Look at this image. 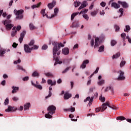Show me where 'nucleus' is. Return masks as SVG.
Masks as SVG:
<instances>
[{"label": "nucleus", "mask_w": 131, "mask_h": 131, "mask_svg": "<svg viewBox=\"0 0 131 131\" xmlns=\"http://www.w3.org/2000/svg\"><path fill=\"white\" fill-rule=\"evenodd\" d=\"M31 84L33 85V86H35L36 89H38V90H42V86L41 85L39 84H35L34 83H33V81H31Z\"/></svg>", "instance_id": "nucleus-17"}, {"label": "nucleus", "mask_w": 131, "mask_h": 131, "mask_svg": "<svg viewBox=\"0 0 131 131\" xmlns=\"http://www.w3.org/2000/svg\"><path fill=\"white\" fill-rule=\"evenodd\" d=\"M119 57H120V53L118 52L115 55H113V59H117Z\"/></svg>", "instance_id": "nucleus-35"}, {"label": "nucleus", "mask_w": 131, "mask_h": 131, "mask_svg": "<svg viewBox=\"0 0 131 131\" xmlns=\"http://www.w3.org/2000/svg\"><path fill=\"white\" fill-rule=\"evenodd\" d=\"M116 43H117V42L115 40H112L111 42V45L112 46V47H114V46H115Z\"/></svg>", "instance_id": "nucleus-41"}, {"label": "nucleus", "mask_w": 131, "mask_h": 131, "mask_svg": "<svg viewBox=\"0 0 131 131\" xmlns=\"http://www.w3.org/2000/svg\"><path fill=\"white\" fill-rule=\"evenodd\" d=\"M28 79H29V77L26 76V77H25L24 78H23V80L24 81H27V80H28Z\"/></svg>", "instance_id": "nucleus-57"}, {"label": "nucleus", "mask_w": 131, "mask_h": 131, "mask_svg": "<svg viewBox=\"0 0 131 131\" xmlns=\"http://www.w3.org/2000/svg\"><path fill=\"white\" fill-rule=\"evenodd\" d=\"M99 12L98 10H96L94 11H92L91 13V16H96L97 14H98V12Z\"/></svg>", "instance_id": "nucleus-36"}, {"label": "nucleus", "mask_w": 131, "mask_h": 131, "mask_svg": "<svg viewBox=\"0 0 131 131\" xmlns=\"http://www.w3.org/2000/svg\"><path fill=\"white\" fill-rule=\"evenodd\" d=\"M83 17L84 18V19L87 20V21L89 19V15H88V14H83Z\"/></svg>", "instance_id": "nucleus-54"}, {"label": "nucleus", "mask_w": 131, "mask_h": 131, "mask_svg": "<svg viewBox=\"0 0 131 131\" xmlns=\"http://www.w3.org/2000/svg\"><path fill=\"white\" fill-rule=\"evenodd\" d=\"M47 83L48 84L51 85V86H53V85H56V83H57V82H56V81H54L53 82V80L51 79H48L47 81Z\"/></svg>", "instance_id": "nucleus-18"}, {"label": "nucleus", "mask_w": 131, "mask_h": 131, "mask_svg": "<svg viewBox=\"0 0 131 131\" xmlns=\"http://www.w3.org/2000/svg\"><path fill=\"white\" fill-rule=\"evenodd\" d=\"M120 13H121V15L119 17H121L122 15H123V8H120L119 10Z\"/></svg>", "instance_id": "nucleus-51"}, {"label": "nucleus", "mask_w": 131, "mask_h": 131, "mask_svg": "<svg viewBox=\"0 0 131 131\" xmlns=\"http://www.w3.org/2000/svg\"><path fill=\"white\" fill-rule=\"evenodd\" d=\"M52 90L53 88H52V87H49V95L45 97V99H49V98H51V97H52V92L51 91H52Z\"/></svg>", "instance_id": "nucleus-24"}, {"label": "nucleus", "mask_w": 131, "mask_h": 131, "mask_svg": "<svg viewBox=\"0 0 131 131\" xmlns=\"http://www.w3.org/2000/svg\"><path fill=\"white\" fill-rule=\"evenodd\" d=\"M77 15H78V12H76L72 14L71 15V20H73L74 19L75 16H77Z\"/></svg>", "instance_id": "nucleus-43"}, {"label": "nucleus", "mask_w": 131, "mask_h": 131, "mask_svg": "<svg viewBox=\"0 0 131 131\" xmlns=\"http://www.w3.org/2000/svg\"><path fill=\"white\" fill-rule=\"evenodd\" d=\"M56 106L52 105L48 107L47 110L48 111V113L45 114L46 118L51 119L53 118V114H55V112L56 111Z\"/></svg>", "instance_id": "nucleus-2"}, {"label": "nucleus", "mask_w": 131, "mask_h": 131, "mask_svg": "<svg viewBox=\"0 0 131 131\" xmlns=\"http://www.w3.org/2000/svg\"><path fill=\"white\" fill-rule=\"evenodd\" d=\"M119 73H120V75L119 77L117 78L118 80H124L125 79V77H124V72L119 71Z\"/></svg>", "instance_id": "nucleus-6"}, {"label": "nucleus", "mask_w": 131, "mask_h": 131, "mask_svg": "<svg viewBox=\"0 0 131 131\" xmlns=\"http://www.w3.org/2000/svg\"><path fill=\"white\" fill-rule=\"evenodd\" d=\"M87 4L88 3H86V1L83 2V3L79 7L78 10H81L82 9H83V8H85V7H86Z\"/></svg>", "instance_id": "nucleus-21"}, {"label": "nucleus", "mask_w": 131, "mask_h": 131, "mask_svg": "<svg viewBox=\"0 0 131 131\" xmlns=\"http://www.w3.org/2000/svg\"><path fill=\"white\" fill-rule=\"evenodd\" d=\"M108 91H111L112 92V94L114 93V89L113 87L111 86H109L108 87H106L104 90V92H108Z\"/></svg>", "instance_id": "nucleus-19"}, {"label": "nucleus", "mask_w": 131, "mask_h": 131, "mask_svg": "<svg viewBox=\"0 0 131 131\" xmlns=\"http://www.w3.org/2000/svg\"><path fill=\"white\" fill-rule=\"evenodd\" d=\"M100 6L103 8L106 6V3L102 2L100 3Z\"/></svg>", "instance_id": "nucleus-58"}, {"label": "nucleus", "mask_w": 131, "mask_h": 131, "mask_svg": "<svg viewBox=\"0 0 131 131\" xmlns=\"http://www.w3.org/2000/svg\"><path fill=\"white\" fill-rule=\"evenodd\" d=\"M125 36H126L125 33H123L121 34V37L123 38V41H124V39H125Z\"/></svg>", "instance_id": "nucleus-45"}, {"label": "nucleus", "mask_w": 131, "mask_h": 131, "mask_svg": "<svg viewBox=\"0 0 131 131\" xmlns=\"http://www.w3.org/2000/svg\"><path fill=\"white\" fill-rule=\"evenodd\" d=\"M87 101H89V105L91 106L92 105V103L94 101V97L91 98V97H88L84 100V102H86Z\"/></svg>", "instance_id": "nucleus-11"}, {"label": "nucleus", "mask_w": 131, "mask_h": 131, "mask_svg": "<svg viewBox=\"0 0 131 131\" xmlns=\"http://www.w3.org/2000/svg\"><path fill=\"white\" fill-rule=\"evenodd\" d=\"M71 68V67H69L67 68L64 71L62 72V74H64V73H66L68 71H69V70Z\"/></svg>", "instance_id": "nucleus-44"}, {"label": "nucleus", "mask_w": 131, "mask_h": 131, "mask_svg": "<svg viewBox=\"0 0 131 131\" xmlns=\"http://www.w3.org/2000/svg\"><path fill=\"white\" fill-rule=\"evenodd\" d=\"M16 109L15 108V107L11 106L10 105L8 106V107L7 109L5 110L6 112H11V111H15Z\"/></svg>", "instance_id": "nucleus-16"}, {"label": "nucleus", "mask_w": 131, "mask_h": 131, "mask_svg": "<svg viewBox=\"0 0 131 131\" xmlns=\"http://www.w3.org/2000/svg\"><path fill=\"white\" fill-rule=\"evenodd\" d=\"M96 87H93V88H91L89 90L90 92H94V90H95Z\"/></svg>", "instance_id": "nucleus-64"}, {"label": "nucleus", "mask_w": 131, "mask_h": 131, "mask_svg": "<svg viewBox=\"0 0 131 131\" xmlns=\"http://www.w3.org/2000/svg\"><path fill=\"white\" fill-rule=\"evenodd\" d=\"M117 120H125L126 119V118H125V117H123V116H119L118 117L116 118Z\"/></svg>", "instance_id": "nucleus-32"}, {"label": "nucleus", "mask_w": 131, "mask_h": 131, "mask_svg": "<svg viewBox=\"0 0 131 131\" xmlns=\"http://www.w3.org/2000/svg\"><path fill=\"white\" fill-rule=\"evenodd\" d=\"M46 76H47V77H53V74H52L51 73H47L45 74Z\"/></svg>", "instance_id": "nucleus-38"}, {"label": "nucleus", "mask_w": 131, "mask_h": 131, "mask_svg": "<svg viewBox=\"0 0 131 131\" xmlns=\"http://www.w3.org/2000/svg\"><path fill=\"white\" fill-rule=\"evenodd\" d=\"M58 12H59V9H58V8H56L54 9V14H52L51 15V18H54L55 16H57V14L58 13Z\"/></svg>", "instance_id": "nucleus-25"}, {"label": "nucleus", "mask_w": 131, "mask_h": 131, "mask_svg": "<svg viewBox=\"0 0 131 131\" xmlns=\"http://www.w3.org/2000/svg\"><path fill=\"white\" fill-rule=\"evenodd\" d=\"M12 100L14 102H17V101H18V100H19V98H18V97H13Z\"/></svg>", "instance_id": "nucleus-60"}, {"label": "nucleus", "mask_w": 131, "mask_h": 131, "mask_svg": "<svg viewBox=\"0 0 131 131\" xmlns=\"http://www.w3.org/2000/svg\"><path fill=\"white\" fill-rule=\"evenodd\" d=\"M112 7H113V8H115V9H119V8H120V5H118L116 3H112Z\"/></svg>", "instance_id": "nucleus-22"}, {"label": "nucleus", "mask_w": 131, "mask_h": 131, "mask_svg": "<svg viewBox=\"0 0 131 131\" xmlns=\"http://www.w3.org/2000/svg\"><path fill=\"white\" fill-rule=\"evenodd\" d=\"M115 29L116 32L119 31V29H120L119 26H118L117 25H115Z\"/></svg>", "instance_id": "nucleus-50"}, {"label": "nucleus", "mask_w": 131, "mask_h": 131, "mask_svg": "<svg viewBox=\"0 0 131 131\" xmlns=\"http://www.w3.org/2000/svg\"><path fill=\"white\" fill-rule=\"evenodd\" d=\"M104 83H105V80H102L98 82V85H102V84H104Z\"/></svg>", "instance_id": "nucleus-48"}, {"label": "nucleus", "mask_w": 131, "mask_h": 131, "mask_svg": "<svg viewBox=\"0 0 131 131\" xmlns=\"http://www.w3.org/2000/svg\"><path fill=\"white\" fill-rule=\"evenodd\" d=\"M41 5V2H39V3H38L36 5H34L32 6L31 8H32V9H35L36 8H39V7H40Z\"/></svg>", "instance_id": "nucleus-27"}, {"label": "nucleus", "mask_w": 131, "mask_h": 131, "mask_svg": "<svg viewBox=\"0 0 131 131\" xmlns=\"http://www.w3.org/2000/svg\"><path fill=\"white\" fill-rule=\"evenodd\" d=\"M102 109H103V104L102 105L101 107H99L98 108H95V111H96V113H98V112H100V111H101V112H104V111L102 112Z\"/></svg>", "instance_id": "nucleus-29"}, {"label": "nucleus", "mask_w": 131, "mask_h": 131, "mask_svg": "<svg viewBox=\"0 0 131 131\" xmlns=\"http://www.w3.org/2000/svg\"><path fill=\"white\" fill-rule=\"evenodd\" d=\"M118 3L119 5H121V6L123 7V8H128V5L125 2L118 1Z\"/></svg>", "instance_id": "nucleus-13"}, {"label": "nucleus", "mask_w": 131, "mask_h": 131, "mask_svg": "<svg viewBox=\"0 0 131 131\" xmlns=\"http://www.w3.org/2000/svg\"><path fill=\"white\" fill-rule=\"evenodd\" d=\"M48 49V45H45L42 47V50H47Z\"/></svg>", "instance_id": "nucleus-59"}, {"label": "nucleus", "mask_w": 131, "mask_h": 131, "mask_svg": "<svg viewBox=\"0 0 131 131\" xmlns=\"http://www.w3.org/2000/svg\"><path fill=\"white\" fill-rule=\"evenodd\" d=\"M125 28L126 29H124V31H125V32H128L129 30H130V27L128 25H126Z\"/></svg>", "instance_id": "nucleus-33"}, {"label": "nucleus", "mask_w": 131, "mask_h": 131, "mask_svg": "<svg viewBox=\"0 0 131 131\" xmlns=\"http://www.w3.org/2000/svg\"><path fill=\"white\" fill-rule=\"evenodd\" d=\"M90 63V60L86 59L84 60L82 63V64L80 66V68H82V69H84L86 67V65Z\"/></svg>", "instance_id": "nucleus-8"}, {"label": "nucleus", "mask_w": 131, "mask_h": 131, "mask_svg": "<svg viewBox=\"0 0 131 131\" xmlns=\"http://www.w3.org/2000/svg\"><path fill=\"white\" fill-rule=\"evenodd\" d=\"M67 111H71V112H74L75 111V107L71 106V108H68L67 110Z\"/></svg>", "instance_id": "nucleus-42"}, {"label": "nucleus", "mask_w": 131, "mask_h": 131, "mask_svg": "<svg viewBox=\"0 0 131 131\" xmlns=\"http://www.w3.org/2000/svg\"><path fill=\"white\" fill-rule=\"evenodd\" d=\"M99 100H100L101 102H102V103H104V102L106 100V98L105 97H103L102 95L100 96Z\"/></svg>", "instance_id": "nucleus-40"}, {"label": "nucleus", "mask_w": 131, "mask_h": 131, "mask_svg": "<svg viewBox=\"0 0 131 131\" xmlns=\"http://www.w3.org/2000/svg\"><path fill=\"white\" fill-rule=\"evenodd\" d=\"M104 49H105V46H104V45H102L101 46H100L99 47V49L98 50V52H99V53H101L102 52H104Z\"/></svg>", "instance_id": "nucleus-34"}, {"label": "nucleus", "mask_w": 131, "mask_h": 131, "mask_svg": "<svg viewBox=\"0 0 131 131\" xmlns=\"http://www.w3.org/2000/svg\"><path fill=\"white\" fill-rule=\"evenodd\" d=\"M56 1H53L52 3L48 4V7L49 10H52L55 7V6H56Z\"/></svg>", "instance_id": "nucleus-10"}, {"label": "nucleus", "mask_w": 131, "mask_h": 131, "mask_svg": "<svg viewBox=\"0 0 131 131\" xmlns=\"http://www.w3.org/2000/svg\"><path fill=\"white\" fill-rule=\"evenodd\" d=\"M32 51L33 50H37L38 49V46L37 45H34L33 47L31 48Z\"/></svg>", "instance_id": "nucleus-49"}, {"label": "nucleus", "mask_w": 131, "mask_h": 131, "mask_svg": "<svg viewBox=\"0 0 131 131\" xmlns=\"http://www.w3.org/2000/svg\"><path fill=\"white\" fill-rule=\"evenodd\" d=\"M25 34H26V31H24L23 32L20 34V37H19L18 40L20 42V43H22V41H23V39L24 38L25 36Z\"/></svg>", "instance_id": "nucleus-9"}, {"label": "nucleus", "mask_w": 131, "mask_h": 131, "mask_svg": "<svg viewBox=\"0 0 131 131\" xmlns=\"http://www.w3.org/2000/svg\"><path fill=\"white\" fill-rule=\"evenodd\" d=\"M74 5H75V8H77V7H79V6L81 5V3L80 2L76 1L74 2Z\"/></svg>", "instance_id": "nucleus-37"}, {"label": "nucleus", "mask_w": 131, "mask_h": 131, "mask_svg": "<svg viewBox=\"0 0 131 131\" xmlns=\"http://www.w3.org/2000/svg\"><path fill=\"white\" fill-rule=\"evenodd\" d=\"M125 63H126V62L125 61H122L120 64V67H123V66H124V65H125Z\"/></svg>", "instance_id": "nucleus-47"}, {"label": "nucleus", "mask_w": 131, "mask_h": 131, "mask_svg": "<svg viewBox=\"0 0 131 131\" xmlns=\"http://www.w3.org/2000/svg\"><path fill=\"white\" fill-rule=\"evenodd\" d=\"M5 54H6V50H5V49H0V56H1V57H3V56Z\"/></svg>", "instance_id": "nucleus-30"}, {"label": "nucleus", "mask_w": 131, "mask_h": 131, "mask_svg": "<svg viewBox=\"0 0 131 131\" xmlns=\"http://www.w3.org/2000/svg\"><path fill=\"white\" fill-rule=\"evenodd\" d=\"M2 23L5 25L7 30H11L14 27V25L11 24L12 23V20H3L2 21Z\"/></svg>", "instance_id": "nucleus-3"}, {"label": "nucleus", "mask_w": 131, "mask_h": 131, "mask_svg": "<svg viewBox=\"0 0 131 131\" xmlns=\"http://www.w3.org/2000/svg\"><path fill=\"white\" fill-rule=\"evenodd\" d=\"M17 46H18V45L16 43V42H14L12 45V47L13 48H14V49H16V48H17Z\"/></svg>", "instance_id": "nucleus-63"}, {"label": "nucleus", "mask_w": 131, "mask_h": 131, "mask_svg": "<svg viewBox=\"0 0 131 131\" xmlns=\"http://www.w3.org/2000/svg\"><path fill=\"white\" fill-rule=\"evenodd\" d=\"M32 76L33 77H36V76H39V74H38V73H37V72L35 71V72H34L32 73Z\"/></svg>", "instance_id": "nucleus-39"}, {"label": "nucleus", "mask_w": 131, "mask_h": 131, "mask_svg": "<svg viewBox=\"0 0 131 131\" xmlns=\"http://www.w3.org/2000/svg\"><path fill=\"white\" fill-rule=\"evenodd\" d=\"M33 45H34V40H32L29 43V46H30V47H31V46H33Z\"/></svg>", "instance_id": "nucleus-55"}, {"label": "nucleus", "mask_w": 131, "mask_h": 131, "mask_svg": "<svg viewBox=\"0 0 131 131\" xmlns=\"http://www.w3.org/2000/svg\"><path fill=\"white\" fill-rule=\"evenodd\" d=\"M3 12H4L3 10H0V17H1V16H2V15L3 17H5L7 16V12L3 13Z\"/></svg>", "instance_id": "nucleus-31"}, {"label": "nucleus", "mask_w": 131, "mask_h": 131, "mask_svg": "<svg viewBox=\"0 0 131 131\" xmlns=\"http://www.w3.org/2000/svg\"><path fill=\"white\" fill-rule=\"evenodd\" d=\"M62 54L65 55L66 56L69 54V49L67 47L64 48L62 49L61 51Z\"/></svg>", "instance_id": "nucleus-12"}, {"label": "nucleus", "mask_w": 131, "mask_h": 131, "mask_svg": "<svg viewBox=\"0 0 131 131\" xmlns=\"http://www.w3.org/2000/svg\"><path fill=\"white\" fill-rule=\"evenodd\" d=\"M107 106H108V107H109L110 108L113 109V110H117V107L115 106H110V103L109 102V101H107L106 102L102 104V108L101 111H105V109H107Z\"/></svg>", "instance_id": "nucleus-5"}, {"label": "nucleus", "mask_w": 131, "mask_h": 131, "mask_svg": "<svg viewBox=\"0 0 131 131\" xmlns=\"http://www.w3.org/2000/svg\"><path fill=\"white\" fill-rule=\"evenodd\" d=\"M12 89L13 90L12 91V94H15V93H17L18 91H19V87L12 86Z\"/></svg>", "instance_id": "nucleus-23"}, {"label": "nucleus", "mask_w": 131, "mask_h": 131, "mask_svg": "<svg viewBox=\"0 0 131 131\" xmlns=\"http://www.w3.org/2000/svg\"><path fill=\"white\" fill-rule=\"evenodd\" d=\"M24 13V10L20 9L19 10H17L15 9L14 10V14L16 15V19H18V20H21V19H23V13Z\"/></svg>", "instance_id": "nucleus-4"}, {"label": "nucleus", "mask_w": 131, "mask_h": 131, "mask_svg": "<svg viewBox=\"0 0 131 131\" xmlns=\"http://www.w3.org/2000/svg\"><path fill=\"white\" fill-rule=\"evenodd\" d=\"M46 9H42L41 11V14L42 15L43 17H45V15L46 14Z\"/></svg>", "instance_id": "nucleus-52"}, {"label": "nucleus", "mask_w": 131, "mask_h": 131, "mask_svg": "<svg viewBox=\"0 0 131 131\" xmlns=\"http://www.w3.org/2000/svg\"><path fill=\"white\" fill-rule=\"evenodd\" d=\"M52 45L54 46L53 48V58L55 60L54 66H56L57 64H62V61H59V58L57 57V55L59 56L60 54H61V50H60V49H61V48H64L65 46L61 42L58 43L55 41L52 42Z\"/></svg>", "instance_id": "nucleus-1"}, {"label": "nucleus", "mask_w": 131, "mask_h": 131, "mask_svg": "<svg viewBox=\"0 0 131 131\" xmlns=\"http://www.w3.org/2000/svg\"><path fill=\"white\" fill-rule=\"evenodd\" d=\"M16 34H17V30H16V27H14L12 29V31L11 32V36H12V37H14V36H15Z\"/></svg>", "instance_id": "nucleus-20"}, {"label": "nucleus", "mask_w": 131, "mask_h": 131, "mask_svg": "<svg viewBox=\"0 0 131 131\" xmlns=\"http://www.w3.org/2000/svg\"><path fill=\"white\" fill-rule=\"evenodd\" d=\"M16 31H20V30H21V27H20V26H17L16 27Z\"/></svg>", "instance_id": "nucleus-62"}, {"label": "nucleus", "mask_w": 131, "mask_h": 131, "mask_svg": "<svg viewBox=\"0 0 131 131\" xmlns=\"http://www.w3.org/2000/svg\"><path fill=\"white\" fill-rule=\"evenodd\" d=\"M99 40L100 39L98 37L95 38L94 49H96V48H98V47L100 46Z\"/></svg>", "instance_id": "nucleus-14"}, {"label": "nucleus", "mask_w": 131, "mask_h": 131, "mask_svg": "<svg viewBox=\"0 0 131 131\" xmlns=\"http://www.w3.org/2000/svg\"><path fill=\"white\" fill-rule=\"evenodd\" d=\"M17 69H19V70H22L23 71H25V70L23 69V67H22L21 66H17Z\"/></svg>", "instance_id": "nucleus-56"}, {"label": "nucleus", "mask_w": 131, "mask_h": 131, "mask_svg": "<svg viewBox=\"0 0 131 131\" xmlns=\"http://www.w3.org/2000/svg\"><path fill=\"white\" fill-rule=\"evenodd\" d=\"M72 97V95L69 94V93H66L64 95L63 98L64 100H68Z\"/></svg>", "instance_id": "nucleus-15"}, {"label": "nucleus", "mask_w": 131, "mask_h": 131, "mask_svg": "<svg viewBox=\"0 0 131 131\" xmlns=\"http://www.w3.org/2000/svg\"><path fill=\"white\" fill-rule=\"evenodd\" d=\"M29 27H30V30H34L35 29H37V27L34 26L33 24H30Z\"/></svg>", "instance_id": "nucleus-26"}, {"label": "nucleus", "mask_w": 131, "mask_h": 131, "mask_svg": "<svg viewBox=\"0 0 131 131\" xmlns=\"http://www.w3.org/2000/svg\"><path fill=\"white\" fill-rule=\"evenodd\" d=\"M24 51L26 52V53H28L29 54H30L31 53V48H29V46L28 45H24Z\"/></svg>", "instance_id": "nucleus-7"}, {"label": "nucleus", "mask_w": 131, "mask_h": 131, "mask_svg": "<svg viewBox=\"0 0 131 131\" xmlns=\"http://www.w3.org/2000/svg\"><path fill=\"white\" fill-rule=\"evenodd\" d=\"M72 26H73V27H76V28H77V27H78V26H79V25L78 24V23H77V22H74V23H73Z\"/></svg>", "instance_id": "nucleus-46"}, {"label": "nucleus", "mask_w": 131, "mask_h": 131, "mask_svg": "<svg viewBox=\"0 0 131 131\" xmlns=\"http://www.w3.org/2000/svg\"><path fill=\"white\" fill-rule=\"evenodd\" d=\"M30 107V103H26L24 105V110L25 111L29 110Z\"/></svg>", "instance_id": "nucleus-28"}, {"label": "nucleus", "mask_w": 131, "mask_h": 131, "mask_svg": "<svg viewBox=\"0 0 131 131\" xmlns=\"http://www.w3.org/2000/svg\"><path fill=\"white\" fill-rule=\"evenodd\" d=\"M91 45L92 47H94V45H95V40L92 39L91 41Z\"/></svg>", "instance_id": "nucleus-61"}, {"label": "nucleus", "mask_w": 131, "mask_h": 131, "mask_svg": "<svg viewBox=\"0 0 131 131\" xmlns=\"http://www.w3.org/2000/svg\"><path fill=\"white\" fill-rule=\"evenodd\" d=\"M5 105H9V98H7L5 99L4 102Z\"/></svg>", "instance_id": "nucleus-53"}]
</instances>
